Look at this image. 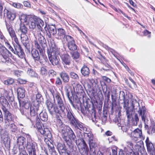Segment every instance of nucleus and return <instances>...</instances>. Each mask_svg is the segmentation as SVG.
<instances>
[{
    "label": "nucleus",
    "mask_w": 155,
    "mask_h": 155,
    "mask_svg": "<svg viewBox=\"0 0 155 155\" xmlns=\"http://www.w3.org/2000/svg\"><path fill=\"white\" fill-rule=\"evenodd\" d=\"M47 107L49 113L51 115L59 114L61 117H65L67 114V118L70 123L73 125L75 129H80L84 131L87 130L86 127L80 122L74 116L71 110L68 108L65 109L63 104V108L59 107V106L53 105V104L49 100H47L45 102Z\"/></svg>",
    "instance_id": "1"
},
{
    "label": "nucleus",
    "mask_w": 155,
    "mask_h": 155,
    "mask_svg": "<svg viewBox=\"0 0 155 155\" xmlns=\"http://www.w3.org/2000/svg\"><path fill=\"white\" fill-rule=\"evenodd\" d=\"M6 28L12 40H14L15 43L18 45L14 46L15 50H14L13 52L17 54L21 58H25V54L23 52V50L19 45L18 39L17 38L15 32L12 28V26L9 23L5 22Z\"/></svg>",
    "instance_id": "2"
},
{
    "label": "nucleus",
    "mask_w": 155,
    "mask_h": 155,
    "mask_svg": "<svg viewBox=\"0 0 155 155\" xmlns=\"http://www.w3.org/2000/svg\"><path fill=\"white\" fill-rule=\"evenodd\" d=\"M132 105L134 110L138 112L139 116L140 117L141 119L145 123V127H148V125L146 124L148 121L147 118V112L146 111V109L144 106H142L141 107L139 105V103L134 99L132 100Z\"/></svg>",
    "instance_id": "3"
},
{
    "label": "nucleus",
    "mask_w": 155,
    "mask_h": 155,
    "mask_svg": "<svg viewBox=\"0 0 155 155\" xmlns=\"http://www.w3.org/2000/svg\"><path fill=\"white\" fill-rule=\"evenodd\" d=\"M48 57L50 62L53 66L59 64L60 58L58 49L55 46H51L47 51Z\"/></svg>",
    "instance_id": "4"
},
{
    "label": "nucleus",
    "mask_w": 155,
    "mask_h": 155,
    "mask_svg": "<svg viewBox=\"0 0 155 155\" xmlns=\"http://www.w3.org/2000/svg\"><path fill=\"white\" fill-rule=\"evenodd\" d=\"M42 95L40 94H37L31 97L33 106L30 108V113L32 116H35L41 110L40 103L41 101Z\"/></svg>",
    "instance_id": "5"
},
{
    "label": "nucleus",
    "mask_w": 155,
    "mask_h": 155,
    "mask_svg": "<svg viewBox=\"0 0 155 155\" xmlns=\"http://www.w3.org/2000/svg\"><path fill=\"white\" fill-rule=\"evenodd\" d=\"M27 139L26 146L29 155H36V150L37 149V144L32 139L31 136L28 134H26Z\"/></svg>",
    "instance_id": "6"
},
{
    "label": "nucleus",
    "mask_w": 155,
    "mask_h": 155,
    "mask_svg": "<svg viewBox=\"0 0 155 155\" xmlns=\"http://www.w3.org/2000/svg\"><path fill=\"white\" fill-rule=\"evenodd\" d=\"M37 33H35L34 35L36 38H38V42L35 41V47L38 49L40 53L43 51L44 49V45H45L46 41L44 36L41 34L40 31H37Z\"/></svg>",
    "instance_id": "7"
},
{
    "label": "nucleus",
    "mask_w": 155,
    "mask_h": 155,
    "mask_svg": "<svg viewBox=\"0 0 155 155\" xmlns=\"http://www.w3.org/2000/svg\"><path fill=\"white\" fill-rule=\"evenodd\" d=\"M7 99L12 101L14 100L13 94L12 91H5L3 94H2L0 97V102L2 105V107L8 106V103Z\"/></svg>",
    "instance_id": "8"
},
{
    "label": "nucleus",
    "mask_w": 155,
    "mask_h": 155,
    "mask_svg": "<svg viewBox=\"0 0 155 155\" xmlns=\"http://www.w3.org/2000/svg\"><path fill=\"white\" fill-rule=\"evenodd\" d=\"M49 90L52 94L53 98L54 100L55 104L53 105H57L59 106V107L63 108V102L60 97V94L56 91L55 90L54 91L53 87H50L49 88Z\"/></svg>",
    "instance_id": "9"
},
{
    "label": "nucleus",
    "mask_w": 155,
    "mask_h": 155,
    "mask_svg": "<svg viewBox=\"0 0 155 155\" xmlns=\"http://www.w3.org/2000/svg\"><path fill=\"white\" fill-rule=\"evenodd\" d=\"M0 54H1L5 61H3L7 64H10L11 62V60L9 57H12V54L5 47H0Z\"/></svg>",
    "instance_id": "10"
},
{
    "label": "nucleus",
    "mask_w": 155,
    "mask_h": 155,
    "mask_svg": "<svg viewBox=\"0 0 155 155\" xmlns=\"http://www.w3.org/2000/svg\"><path fill=\"white\" fill-rule=\"evenodd\" d=\"M39 120H37L36 126L37 129L40 133L42 135H46L49 138L51 137V134L48 128H45L44 126H42L41 124L39 121Z\"/></svg>",
    "instance_id": "11"
},
{
    "label": "nucleus",
    "mask_w": 155,
    "mask_h": 155,
    "mask_svg": "<svg viewBox=\"0 0 155 155\" xmlns=\"http://www.w3.org/2000/svg\"><path fill=\"white\" fill-rule=\"evenodd\" d=\"M64 130L66 134L65 135V133H61L62 137L65 140L67 141L68 135H69L70 138L73 140H75L76 138L75 135L70 127L67 126Z\"/></svg>",
    "instance_id": "12"
},
{
    "label": "nucleus",
    "mask_w": 155,
    "mask_h": 155,
    "mask_svg": "<svg viewBox=\"0 0 155 155\" xmlns=\"http://www.w3.org/2000/svg\"><path fill=\"white\" fill-rule=\"evenodd\" d=\"M130 134L131 139L134 141H137L139 138L141 139H144L141 130L138 128L136 129L133 131L131 129V132Z\"/></svg>",
    "instance_id": "13"
},
{
    "label": "nucleus",
    "mask_w": 155,
    "mask_h": 155,
    "mask_svg": "<svg viewBox=\"0 0 155 155\" xmlns=\"http://www.w3.org/2000/svg\"><path fill=\"white\" fill-rule=\"evenodd\" d=\"M0 134L2 141L6 147H9L10 141L8 137L7 132L2 129H0Z\"/></svg>",
    "instance_id": "14"
},
{
    "label": "nucleus",
    "mask_w": 155,
    "mask_h": 155,
    "mask_svg": "<svg viewBox=\"0 0 155 155\" xmlns=\"http://www.w3.org/2000/svg\"><path fill=\"white\" fill-rule=\"evenodd\" d=\"M117 125L120 129H121L124 132H125L128 134L130 135L131 132V128L125 124L124 121L123 120L117 121Z\"/></svg>",
    "instance_id": "15"
},
{
    "label": "nucleus",
    "mask_w": 155,
    "mask_h": 155,
    "mask_svg": "<svg viewBox=\"0 0 155 155\" xmlns=\"http://www.w3.org/2000/svg\"><path fill=\"white\" fill-rule=\"evenodd\" d=\"M66 39L68 42V47L70 50L74 51L77 49V46L73 38L70 35H67Z\"/></svg>",
    "instance_id": "16"
},
{
    "label": "nucleus",
    "mask_w": 155,
    "mask_h": 155,
    "mask_svg": "<svg viewBox=\"0 0 155 155\" xmlns=\"http://www.w3.org/2000/svg\"><path fill=\"white\" fill-rule=\"evenodd\" d=\"M48 28H45V31L46 32L47 36L49 38H51V35L53 36H55L57 33V30L54 25H48Z\"/></svg>",
    "instance_id": "17"
},
{
    "label": "nucleus",
    "mask_w": 155,
    "mask_h": 155,
    "mask_svg": "<svg viewBox=\"0 0 155 155\" xmlns=\"http://www.w3.org/2000/svg\"><path fill=\"white\" fill-rule=\"evenodd\" d=\"M124 108L126 110V115L128 120H130L132 118V111L131 109H130L129 106L128 101L125 99V97H124Z\"/></svg>",
    "instance_id": "18"
},
{
    "label": "nucleus",
    "mask_w": 155,
    "mask_h": 155,
    "mask_svg": "<svg viewBox=\"0 0 155 155\" xmlns=\"http://www.w3.org/2000/svg\"><path fill=\"white\" fill-rule=\"evenodd\" d=\"M17 145L19 146V149H25L27 144L25 138L23 137H19L17 140Z\"/></svg>",
    "instance_id": "19"
},
{
    "label": "nucleus",
    "mask_w": 155,
    "mask_h": 155,
    "mask_svg": "<svg viewBox=\"0 0 155 155\" xmlns=\"http://www.w3.org/2000/svg\"><path fill=\"white\" fill-rule=\"evenodd\" d=\"M56 124L57 126L58 127V129L59 132L61 133H64L65 134H66V133H65L64 130L67 126L63 124L61 120L59 118V117L57 118Z\"/></svg>",
    "instance_id": "20"
},
{
    "label": "nucleus",
    "mask_w": 155,
    "mask_h": 155,
    "mask_svg": "<svg viewBox=\"0 0 155 155\" xmlns=\"http://www.w3.org/2000/svg\"><path fill=\"white\" fill-rule=\"evenodd\" d=\"M65 30L62 28H58L55 35V38L58 39H62L66 37Z\"/></svg>",
    "instance_id": "21"
},
{
    "label": "nucleus",
    "mask_w": 155,
    "mask_h": 155,
    "mask_svg": "<svg viewBox=\"0 0 155 155\" xmlns=\"http://www.w3.org/2000/svg\"><path fill=\"white\" fill-rule=\"evenodd\" d=\"M4 15L6 14L7 18L9 19L13 20L15 18V13L11 11H9L5 8L4 11Z\"/></svg>",
    "instance_id": "22"
},
{
    "label": "nucleus",
    "mask_w": 155,
    "mask_h": 155,
    "mask_svg": "<svg viewBox=\"0 0 155 155\" xmlns=\"http://www.w3.org/2000/svg\"><path fill=\"white\" fill-rule=\"evenodd\" d=\"M84 136L87 137V139L89 141L90 148L91 149L95 145V143L93 140V136L92 134L90 133H85Z\"/></svg>",
    "instance_id": "23"
},
{
    "label": "nucleus",
    "mask_w": 155,
    "mask_h": 155,
    "mask_svg": "<svg viewBox=\"0 0 155 155\" xmlns=\"http://www.w3.org/2000/svg\"><path fill=\"white\" fill-rule=\"evenodd\" d=\"M2 109L4 113L5 116L6 117L7 120L8 121L12 120L14 118L13 115L9 112L6 107H2Z\"/></svg>",
    "instance_id": "24"
},
{
    "label": "nucleus",
    "mask_w": 155,
    "mask_h": 155,
    "mask_svg": "<svg viewBox=\"0 0 155 155\" xmlns=\"http://www.w3.org/2000/svg\"><path fill=\"white\" fill-rule=\"evenodd\" d=\"M61 58L63 62L65 64L69 65L71 63V58L67 53L61 55Z\"/></svg>",
    "instance_id": "25"
},
{
    "label": "nucleus",
    "mask_w": 155,
    "mask_h": 155,
    "mask_svg": "<svg viewBox=\"0 0 155 155\" xmlns=\"http://www.w3.org/2000/svg\"><path fill=\"white\" fill-rule=\"evenodd\" d=\"M21 41L23 44L27 48L28 46V39L26 34H21Z\"/></svg>",
    "instance_id": "26"
},
{
    "label": "nucleus",
    "mask_w": 155,
    "mask_h": 155,
    "mask_svg": "<svg viewBox=\"0 0 155 155\" xmlns=\"http://www.w3.org/2000/svg\"><path fill=\"white\" fill-rule=\"evenodd\" d=\"M32 56L35 61H38L40 60V57L39 52L36 49H33L31 51Z\"/></svg>",
    "instance_id": "27"
},
{
    "label": "nucleus",
    "mask_w": 155,
    "mask_h": 155,
    "mask_svg": "<svg viewBox=\"0 0 155 155\" xmlns=\"http://www.w3.org/2000/svg\"><path fill=\"white\" fill-rule=\"evenodd\" d=\"M81 72L84 76L88 77L90 71L88 68L84 65L81 68Z\"/></svg>",
    "instance_id": "28"
},
{
    "label": "nucleus",
    "mask_w": 155,
    "mask_h": 155,
    "mask_svg": "<svg viewBox=\"0 0 155 155\" xmlns=\"http://www.w3.org/2000/svg\"><path fill=\"white\" fill-rule=\"evenodd\" d=\"M60 76L64 82L66 83L68 82L69 80V76L65 71L61 72L60 74Z\"/></svg>",
    "instance_id": "29"
},
{
    "label": "nucleus",
    "mask_w": 155,
    "mask_h": 155,
    "mask_svg": "<svg viewBox=\"0 0 155 155\" xmlns=\"http://www.w3.org/2000/svg\"><path fill=\"white\" fill-rule=\"evenodd\" d=\"M146 143L147 150L149 152L155 149L153 143L149 140L148 137L147 138L146 140Z\"/></svg>",
    "instance_id": "30"
},
{
    "label": "nucleus",
    "mask_w": 155,
    "mask_h": 155,
    "mask_svg": "<svg viewBox=\"0 0 155 155\" xmlns=\"http://www.w3.org/2000/svg\"><path fill=\"white\" fill-rule=\"evenodd\" d=\"M22 106L23 107H24L25 109V110L27 111H29V114L30 115L31 117H33L35 116H32L30 113V108L33 106H31L30 103L28 102H26L23 103Z\"/></svg>",
    "instance_id": "31"
},
{
    "label": "nucleus",
    "mask_w": 155,
    "mask_h": 155,
    "mask_svg": "<svg viewBox=\"0 0 155 155\" xmlns=\"http://www.w3.org/2000/svg\"><path fill=\"white\" fill-rule=\"evenodd\" d=\"M37 26L38 28L42 31V27L44 25V21L40 18L36 19Z\"/></svg>",
    "instance_id": "32"
},
{
    "label": "nucleus",
    "mask_w": 155,
    "mask_h": 155,
    "mask_svg": "<svg viewBox=\"0 0 155 155\" xmlns=\"http://www.w3.org/2000/svg\"><path fill=\"white\" fill-rule=\"evenodd\" d=\"M39 117L41 120L44 121H46L48 118V116L47 113L42 111L39 114Z\"/></svg>",
    "instance_id": "33"
},
{
    "label": "nucleus",
    "mask_w": 155,
    "mask_h": 155,
    "mask_svg": "<svg viewBox=\"0 0 155 155\" xmlns=\"http://www.w3.org/2000/svg\"><path fill=\"white\" fill-rule=\"evenodd\" d=\"M103 46L106 49L108 50L109 51L111 52L116 58H117V55H119V54L116 52L115 50L110 48L106 45L103 44Z\"/></svg>",
    "instance_id": "34"
},
{
    "label": "nucleus",
    "mask_w": 155,
    "mask_h": 155,
    "mask_svg": "<svg viewBox=\"0 0 155 155\" xmlns=\"http://www.w3.org/2000/svg\"><path fill=\"white\" fill-rule=\"evenodd\" d=\"M25 91L22 88H19L17 89L18 95L20 98H23L25 97Z\"/></svg>",
    "instance_id": "35"
},
{
    "label": "nucleus",
    "mask_w": 155,
    "mask_h": 155,
    "mask_svg": "<svg viewBox=\"0 0 155 155\" xmlns=\"http://www.w3.org/2000/svg\"><path fill=\"white\" fill-rule=\"evenodd\" d=\"M48 150L51 155H58L53 145L49 146Z\"/></svg>",
    "instance_id": "36"
},
{
    "label": "nucleus",
    "mask_w": 155,
    "mask_h": 155,
    "mask_svg": "<svg viewBox=\"0 0 155 155\" xmlns=\"http://www.w3.org/2000/svg\"><path fill=\"white\" fill-rule=\"evenodd\" d=\"M57 148L59 153H63L65 151L63 145L61 143H58L57 145Z\"/></svg>",
    "instance_id": "37"
},
{
    "label": "nucleus",
    "mask_w": 155,
    "mask_h": 155,
    "mask_svg": "<svg viewBox=\"0 0 155 155\" xmlns=\"http://www.w3.org/2000/svg\"><path fill=\"white\" fill-rule=\"evenodd\" d=\"M20 30L21 33V34H26L27 32L28 28L24 25L21 24Z\"/></svg>",
    "instance_id": "38"
},
{
    "label": "nucleus",
    "mask_w": 155,
    "mask_h": 155,
    "mask_svg": "<svg viewBox=\"0 0 155 155\" xmlns=\"http://www.w3.org/2000/svg\"><path fill=\"white\" fill-rule=\"evenodd\" d=\"M140 143L138 142L137 143L134 147L135 149L137 151H138L141 148L144 146L143 143V142L141 141Z\"/></svg>",
    "instance_id": "39"
},
{
    "label": "nucleus",
    "mask_w": 155,
    "mask_h": 155,
    "mask_svg": "<svg viewBox=\"0 0 155 155\" xmlns=\"http://www.w3.org/2000/svg\"><path fill=\"white\" fill-rule=\"evenodd\" d=\"M65 90L66 92V95L67 97H68L70 103L72 105H73V102L72 101L71 99L72 97H70V91L66 87H65Z\"/></svg>",
    "instance_id": "40"
},
{
    "label": "nucleus",
    "mask_w": 155,
    "mask_h": 155,
    "mask_svg": "<svg viewBox=\"0 0 155 155\" xmlns=\"http://www.w3.org/2000/svg\"><path fill=\"white\" fill-rule=\"evenodd\" d=\"M48 76L50 78H53L55 76L56 73L53 70H50L48 71Z\"/></svg>",
    "instance_id": "41"
},
{
    "label": "nucleus",
    "mask_w": 155,
    "mask_h": 155,
    "mask_svg": "<svg viewBox=\"0 0 155 155\" xmlns=\"http://www.w3.org/2000/svg\"><path fill=\"white\" fill-rule=\"evenodd\" d=\"M14 82V80L12 78H9L4 81L5 84L6 85H10L12 84Z\"/></svg>",
    "instance_id": "42"
},
{
    "label": "nucleus",
    "mask_w": 155,
    "mask_h": 155,
    "mask_svg": "<svg viewBox=\"0 0 155 155\" xmlns=\"http://www.w3.org/2000/svg\"><path fill=\"white\" fill-rule=\"evenodd\" d=\"M12 5L15 8L18 9L21 8H23V5L19 3L13 2L12 3Z\"/></svg>",
    "instance_id": "43"
},
{
    "label": "nucleus",
    "mask_w": 155,
    "mask_h": 155,
    "mask_svg": "<svg viewBox=\"0 0 155 155\" xmlns=\"http://www.w3.org/2000/svg\"><path fill=\"white\" fill-rule=\"evenodd\" d=\"M19 19L21 22H26L27 20V16L25 15L22 14L19 17Z\"/></svg>",
    "instance_id": "44"
},
{
    "label": "nucleus",
    "mask_w": 155,
    "mask_h": 155,
    "mask_svg": "<svg viewBox=\"0 0 155 155\" xmlns=\"http://www.w3.org/2000/svg\"><path fill=\"white\" fill-rule=\"evenodd\" d=\"M41 74L45 76L47 74V68L46 67H42L41 69Z\"/></svg>",
    "instance_id": "45"
},
{
    "label": "nucleus",
    "mask_w": 155,
    "mask_h": 155,
    "mask_svg": "<svg viewBox=\"0 0 155 155\" xmlns=\"http://www.w3.org/2000/svg\"><path fill=\"white\" fill-rule=\"evenodd\" d=\"M124 151L125 152V154L124 153V151L122 149H120L118 153L119 155H129L128 153L127 152V148L126 147L124 148Z\"/></svg>",
    "instance_id": "46"
},
{
    "label": "nucleus",
    "mask_w": 155,
    "mask_h": 155,
    "mask_svg": "<svg viewBox=\"0 0 155 155\" xmlns=\"http://www.w3.org/2000/svg\"><path fill=\"white\" fill-rule=\"evenodd\" d=\"M10 128L11 130L13 132H15L17 130V126L14 124H12L10 125Z\"/></svg>",
    "instance_id": "47"
},
{
    "label": "nucleus",
    "mask_w": 155,
    "mask_h": 155,
    "mask_svg": "<svg viewBox=\"0 0 155 155\" xmlns=\"http://www.w3.org/2000/svg\"><path fill=\"white\" fill-rule=\"evenodd\" d=\"M71 78L74 79H78L79 78L78 75L73 72H71L70 73Z\"/></svg>",
    "instance_id": "48"
},
{
    "label": "nucleus",
    "mask_w": 155,
    "mask_h": 155,
    "mask_svg": "<svg viewBox=\"0 0 155 155\" xmlns=\"http://www.w3.org/2000/svg\"><path fill=\"white\" fill-rule=\"evenodd\" d=\"M44 136H45V141L46 143L48 144V148H49V146H51V145H52L51 142L49 140V139H50L52 137V136L51 135V137L50 138H49L47 137L46 135H43Z\"/></svg>",
    "instance_id": "49"
},
{
    "label": "nucleus",
    "mask_w": 155,
    "mask_h": 155,
    "mask_svg": "<svg viewBox=\"0 0 155 155\" xmlns=\"http://www.w3.org/2000/svg\"><path fill=\"white\" fill-rule=\"evenodd\" d=\"M36 26H37V24L36 19L35 20H34V21L31 22L29 26L30 28L34 29L35 27Z\"/></svg>",
    "instance_id": "50"
},
{
    "label": "nucleus",
    "mask_w": 155,
    "mask_h": 155,
    "mask_svg": "<svg viewBox=\"0 0 155 155\" xmlns=\"http://www.w3.org/2000/svg\"><path fill=\"white\" fill-rule=\"evenodd\" d=\"M126 143L127 147H129L130 149L129 151H133V143L129 141L126 142Z\"/></svg>",
    "instance_id": "51"
},
{
    "label": "nucleus",
    "mask_w": 155,
    "mask_h": 155,
    "mask_svg": "<svg viewBox=\"0 0 155 155\" xmlns=\"http://www.w3.org/2000/svg\"><path fill=\"white\" fill-rule=\"evenodd\" d=\"M72 57L74 59L76 60L79 57V54L78 52H74L72 55Z\"/></svg>",
    "instance_id": "52"
},
{
    "label": "nucleus",
    "mask_w": 155,
    "mask_h": 155,
    "mask_svg": "<svg viewBox=\"0 0 155 155\" xmlns=\"http://www.w3.org/2000/svg\"><path fill=\"white\" fill-rule=\"evenodd\" d=\"M140 153L143 155H147L146 152L145 151V149L144 146L142 147L138 151Z\"/></svg>",
    "instance_id": "53"
},
{
    "label": "nucleus",
    "mask_w": 155,
    "mask_h": 155,
    "mask_svg": "<svg viewBox=\"0 0 155 155\" xmlns=\"http://www.w3.org/2000/svg\"><path fill=\"white\" fill-rule=\"evenodd\" d=\"M117 147L116 146L112 148V155H117Z\"/></svg>",
    "instance_id": "54"
},
{
    "label": "nucleus",
    "mask_w": 155,
    "mask_h": 155,
    "mask_svg": "<svg viewBox=\"0 0 155 155\" xmlns=\"http://www.w3.org/2000/svg\"><path fill=\"white\" fill-rule=\"evenodd\" d=\"M143 33L144 35L147 36L148 38L150 37L151 32L147 30H145L143 32Z\"/></svg>",
    "instance_id": "55"
},
{
    "label": "nucleus",
    "mask_w": 155,
    "mask_h": 155,
    "mask_svg": "<svg viewBox=\"0 0 155 155\" xmlns=\"http://www.w3.org/2000/svg\"><path fill=\"white\" fill-rule=\"evenodd\" d=\"M101 77L103 80L107 83H110L111 81V80L109 78L106 76H101Z\"/></svg>",
    "instance_id": "56"
},
{
    "label": "nucleus",
    "mask_w": 155,
    "mask_h": 155,
    "mask_svg": "<svg viewBox=\"0 0 155 155\" xmlns=\"http://www.w3.org/2000/svg\"><path fill=\"white\" fill-rule=\"evenodd\" d=\"M19 154L18 155H28L24 149H19Z\"/></svg>",
    "instance_id": "57"
},
{
    "label": "nucleus",
    "mask_w": 155,
    "mask_h": 155,
    "mask_svg": "<svg viewBox=\"0 0 155 155\" xmlns=\"http://www.w3.org/2000/svg\"><path fill=\"white\" fill-rule=\"evenodd\" d=\"M108 140L110 142H111L114 141H117V139L114 136L110 137L108 138Z\"/></svg>",
    "instance_id": "58"
},
{
    "label": "nucleus",
    "mask_w": 155,
    "mask_h": 155,
    "mask_svg": "<svg viewBox=\"0 0 155 155\" xmlns=\"http://www.w3.org/2000/svg\"><path fill=\"white\" fill-rule=\"evenodd\" d=\"M55 84L56 85H60L62 84L61 81L59 78H57L55 82Z\"/></svg>",
    "instance_id": "59"
},
{
    "label": "nucleus",
    "mask_w": 155,
    "mask_h": 155,
    "mask_svg": "<svg viewBox=\"0 0 155 155\" xmlns=\"http://www.w3.org/2000/svg\"><path fill=\"white\" fill-rule=\"evenodd\" d=\"M5 44L6 45V46L10 49L11 50V51H12V52L13 51H14V49L11 46L10 44L8 42H5Z\"/></svg>",
    "instance_id": "60"
},
{
    "label": "nucleus",
    "mask_w": 155,
    "mask_h": 155,
    "mask_svg": "<svg viewBox=\"0 0 155 155\" xmlns=\"http://www.w3.org/2000/svg\"><path fill=\"white\" fill-rule=\"evenodd\" d=\"M21 74V72H20L19 71L16 70L14 72V74L15 76L17 77H19L20 76Z\"/></svg>",
    "instance_id": "61"
},
{
    "label": "nucleus",
    "mask_w": 155,
    "mask_h": 155,
    "mask_svg": "<svg viewBox=\"0 0 155 155\" xmlns=\"http://www.w3.org/2000/svg\"><path fill=\"white\" fill-rule=\"evenodd\" d=\"M135 122L134 124L135 125H136L137 124V122L139 121V118L137 114H136L135 115Z\"/></svg>",
    "instance_id": "62"
},
{
    "label": "nucleus",
    "mask_w": 155,
    "mask_h": 155,
    "mask_svg": "<svg viewBox=\"0 0 155 155\" xmlns=\"http://www.w3.org/2000/svg\"><path fill=\"white\" fill-rule=\"evenodd\" d=\"M89 81L93 86H94V85H96V84L94 80L93 79H89Z\"/></svg>",
    "instance_id": "63"
},
{
    "label": "nucleus",
    "mask_w": 155,
    "mask_h": 155,
    "mask_svg": "<svg viewBox=\"0 0 155 155\" xmlns=\"http://www.w3.org/2000/svg\"><path fill=\"white\" fill-rule=\"evenodd\" d=\"M130 155H139V153L137 152H134L133 151L129 152Z\"/></svg>",
    "instance_id": "64"
}]
</instances>
